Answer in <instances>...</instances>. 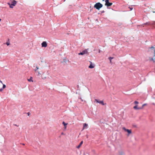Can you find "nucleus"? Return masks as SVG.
I'll return each instance as SVG.
<instances>
[{
	"label": "nucleus",
	"instance_id": "nucleus-20",
	"mask_svg": "<svg viewBox=\"0 0 155 155\" xmlns=\"http://www.w3.org/2000/svg\"><path fill=\"white\" fill-rule=\"evenodd\" d=\"M129 8L130 9V11L132 10L133 9V8L130 7H129Z\"/></svg>",
	"mask_w": 155,
	"mask_h": 155
},
{
	"label": "nucleus",
	"instance_id": "nucleus-24",
	"mask_svg": "<svg viewBox=\"0 0 155 155\" xmlns=\"http://www.w3.org/2000/svg\"><path fill=\"white\" fill-rule=\"evenodd\" d=\"M150 60L154 61V59L153 58H151L150 59Z\"/></svg>",
	"mask_w": 155,
	"mask_h": 155
},
{
	"label": "nucleus",
	"instance_id": "nucleus-28",
	"mask_svg": "<svg viewBox=\"0 0 155 155\" xmlns=\"http://www.w3.org/2000/svg\"><path fill=\"white\" fill-rule=\"evenodd\" d=\"M154 48V47H151L150 48H151H151Z\"/></svg>",
	"mask_w": 155,
	"mask_h": 155
},
{
	"label": "nucleus",
	"instance_id": "nucleus-5",
	"mask_svg": "<svg viewBox=\"0 0 155 155\" xmlns=\"http://www.w3.org/2000/svg\"><path fill=\"white\" fill-rule=\"evenodd\" d=\"M125 131L127 132L128 134V136H129V135L130 134H131V130H129L128 129H126L125 127H123L122 128Z\"/></svg>",
	"mask_w": 155,
	"mask_h": 155
},
{
	"label": "nucleus",
	"instance_id": "nucleus-7",
	"mask_svg": "<svg viewBox=\"0 0 155 155\" xmlns=\"http://www.w3.org/2000/svg\"><path fill=\"white\" fill-rule=\"evenodd\" d=\"M95 101H96L97 103H98L102 105H104V102L103 101H99L97 100L96 99H95Z\"/></svg>",
	"mask_w": 155,
	"mask_h": 155
},
{
	"label": "nucleus",
	"instance_id": "nucleus-33",
	"mask_svg": "<svg viewBox=\"0 0 155 155\" xmlns=\"http://www.w3.org/2000/svg\"><path fill=\"white\" fill-rule=\"evenodd\" d=\"M104 12V11H103L102 12Z\"/></svg>",
	"mask_w": 155,
	"mask_h": 155
},
{
	"label": "nucleus",
	"instance_id": "nucleus-19",
	"mask_svg": "<svg viewBox=\"0 0 155 155\" xmlns=\"http://www.w3.org/2000/svg\"><path fill=\"white\" fill-rule=\"evenodd\" d=\"M134 103L136 104H138V102L137 101H135L134 102Z\"/></svg>",
	"mask_w": 155,
	"mask_h": 155
},
{
	"label": "nucleus",
	"instance_id": "nucleus-14",
	"mask_svg": "<svg viewBox=\"0 0 155 155\" xmlns=\"http://www.w3.org/2000/svg\"><path fill=\"white\" fill-rule=\"evenodd\" d=\"M28 80L29 81H32L33 82V81L32 80V77H31L29 79H28Z\"/></svg>",
	"mask_w": 155,
	"mask_h": 155
},
{
	"label": "nucleus",
	"instance_id": "nucleus-16",
	"mask_svg": "<svg viewBox=\"0 0 155 155\" xmlns=\"http://www.w3.org/2000/svg\"><path fill=\"white\" fill-rule=\"evenodd\" d=\"M147 105V104H143L142 106V107L141 108H143V107H144V106H146Z\"/></svg>",
	"mask_w": 155,
	"mask_h": 155
},
{
	"label": "nucleus",
	"instance_id": "nucleus-9",
	"mask_svg": "<svg viewBox=\"0 0 155 155\" xmlns=\"http://www.w3.org/2000/svg\"><path fill=\"white\" fill-rule=\"evenodd\" d=\"M62 124L64 126V129H66V126L68 125V123H65L64 121H63L62 123Z\"/></svg>",
	"mask_w": 155,
	"mask_h": 155
},
{
	"label": "nucleus",
	"instance_id": "nucleus-15",
	"mask_svg": "<svg viewBox=\"0 0 155 155\" xmlns=\"http://www.w3.org/2000/svg\"><path fill=\"white\" fill-rule=\"evenodd\" d=\"M47 77L46 76H44V77H42V79H43V80H44V79H45Z\"/></svg>",
	"mask_w": 155,
	"mask_h": 155
},
{
	"label": "nucleus",
	"instance_id": "nucleus-32",
	"mask_svg": "<svg viewBox=\"0 0 155 155\" xmlns=\"http://www.w3.org/2000/svg\"><path fill=\"white\" fill-rule=\"evenodd\" d=\"M15 126H17L16 125V124H15Z\"/></svg>",
	"mask_w": 155,
	"mask_h": 155
},
{
	"label": "nucleus",
	"instance_id": "nucleus-4",
	"mask_svg": "<svg viewBox=\"0 0 155 155\" xmlns=\"http://www.w3.org/2000/svg\"><path fill=\"white\" fill-rule=\"evenodd\" d=\"M88 54L87 51V49H85L83 51L81 52H80L78 54L79 55H83L85 54Z\"/></svg>",
	"mask_w": 155,
	"mask_h": 155
},
{
	"label": "nucleus",
	"instance_id": "nucleus-11",
	"mask_svg": "<svg viewBox=\"0 0 155 155\" xmlns=\"http://www.w3.org/2000/svg\"><path fill=\"white\" fill-rule=\"evenodd\" d=\"M83 141H82L81 143H80L79 144L77 147V148H79L80 147H81V145L83 144Z\"/></svg>",
	"mask_w": 155,
	"mask_h": 155
},
{
	"label": "nucleus",
	"instance_id": "nucleus-18",
	"mask_svg": "<svg viewBox=\"0 0 155 155\" xmlns=\"http://www.w3.org/2000/svg\"><path fill=\"white\" fill-rule=\"evenodd\" d=\"M6 87V85L5 84H3V87L2 88L3 89H4Z\"/></svg>",
	"mask_w": 155,
	"mask_h": 155
},
{
	"label": "nucleus",
	"instance_id": "nucleus-22",
	"mask_svg": "<svg viewBox=\"0 0 155 155\" xmlns=\"http://www.w3.org/2000/svg\"><path fill=\"white\" fill-rule=\"evenodd\" d=\"M38 76H40V75H41V74L38 71Z\"/></svg>",
	"mask_w": 155,
	"mask_h": 155
},
{
	"label": "nucleus",
	"instance_id": "nucleus-31",
	"mask_svg": "<svg viewBox=\"0 0 155 155\" xmlns=\"http://www.w3.org/2000/svg\"><path fill=\"white\" fill-rule=\"evenodd\" d=\"M1 21V19L0 18V22Z\"/></svg>",
	"mask_w": 155,
	"mask_h": 155
},
{
	"label": "nucleus",
	"instance_id": "nucleus-17",
	"mask_svg": "<svg viewBox=\"0 0 155 155\" xmlns=\"http://www.w3.org/2000/svg\"><path fill=\"white\" fill-rule=\"evenodd\" d=\"M145 24L149 25H150V22H147L146 23H145Z\"/></svg>",
	"mask_w": 155,
	"mask_h": 155
},
{
	"label": "nucleus",
	"instance_id": "nucleus-30",
	"mask_svg": "<svg viewBox=\"0 0 155 155\" xmlns=\"http://www.w3.org/2000/svg\"><path fill=\"white\" fill-rule=\"evenodd\" d=\"M0 82L2 83V81H0Z\"/></svg>",
	"mask_w": 155,
	"mask_h": 155
},
{
	"label": "nucleus",
	"instance_id": "nucleus-34",
	"mask_svg": "<svg viewBox=\"0 0 155 155\" xmlns=\"http://www.w3.org/2000/svg\"><path fill=\"white\" fill-rule=\"evenodd\" d=\"M102 1H104V0H103Z\"/></svg>",
	"mask_w": 155,
	"mask_h": 155
},
{
	"label": "nucleus",
	"instance_id": "nucleus-10",
	"mask_svg": "<svg viewBox=\"0 0 155 155\" xmlns=\"http://www.w3.org/2000/svg\"><path fill=\"white\" fill-rule=\"evenodd\" d=\"M134 108L135 109H142V108L137 107V105L134 106Z\"/></svg>",
	"mask_w": 155,
	"mask_h": 155
},
{
	"label": "nucleus",
	"instance_id": "nucleus-6",
	"mask_svg": "<svg viewBox=\"0 0 155 155\" xmlns=\"http://www.w3.org/2000/svg\"><path fill=\"white\" fill-rule=\"evenodd\" d=\"M47 46V42L45 41L41 43V46L43 47H46Z\"/></svg>",
	"mask_w": 155,
	"mask_h": 155
},
{
	"label": "nucleus",
	"instance_id": "nucleus-12",
	"mask_svg": "<svg viewBox=\"0 0 155 155\" xmlns=\"http://www.w3.org/2000/svg\"><path fill=\"white\" fill-rule=\"evenodd\" d=\"M87 126V124L86 123H84L83 124V129L86 128Z\"/></svg>",
	"mask_w": 155,
	"mask_h": 155
},
{
	"label": "nucleus",
	"instance_id": "nucleus-13",
	"mask_svg": "<svg viewBox=\"0 0 155 155\" xmlns=\"http://www.w3.org/2000/svg\"><path fill=\"white\" fill-rule=\"evenodd\" d=\"M114 58L113 57H110L108 58V59H109L110 61V63H111L112 61L111 60Z\"/></svg>",
	"mask_w": 155,
	"mask_h": 155
},
{
	"label": "nucleus",
	"instance_id": "nucleus-2",
	"mask_svg": "<svg viewBox=\"0 0 155 155\" xmlns=\"http://www.w3.org/2000/svg\"><path fill=\"white\" fill-rule=\"evenodd\" d=\"M17 4V2L15 1L14 0L12 2V4H10L9 3H8V4L9 5V7L11 8H13V6H15Z\"/></svg>",
	"mask_w": 155,
	"mask_h": 155
},
{
	"label": "nucleus",
	"instance_id": "nucleus-25",
	"mask_svg": "<svg viewBox=\"0 0 155 155\" xmlns=\"http://www.w3.org/2000/svg\"><path fill=\"white\" fill-rule=\"evenodd\" d=\"M27 114H28V116H29L30 115V113L29 112H28L27 113Z\"/></svg>",
	"mask_w": 155,
	"mask_h": 155
},
{
	"label": "nucleus",
	"instance_id": "nucleus-26",
	"mask_svg": "<svg viewBox=\"0 0 155 155\" xmlns=\"http://www.w3.org/2000/svg\"><path fill=\"white\" fill-rule=\"evenodd\" d=\"M3 89L2 88L1 89H0V91H2L3 90Z\"/></svg>",
	"mask_w": 155,
	"mask_h": 155
},
{
	"label": "nucleus",
	"instance_id": "nucleus-29",
	"mask_svg": "<svg viewBox=\"0 0 155 155\" xmlns=\"http://www.w3.org/2000/svg\"><path fill=\"white\" fill-rule=\"evenodd\" d=\"M22 144L23 145H25V144L24 143H22Z\"/></svg>",
	"mask_w": 155,
	"mask_h": 155
},
{
	"label": "nucleus",
	"instance_id": "nucleus-1",
	"mask_svg": "<svg viewBox=\"0 0 155 155\" xmlns=\"http://www.w3.org/2000/svg\"><path fill=\"white\" fill-rule=\"evenodd\" d=\"M103 6L102 4L100 3L97 2L94 5V7L96 9L99 10L100 8L103 7Z\"/></svg>",
	"mask_w": 155,
	"mask_h": 155
},
{
	"label": "nucleus",
	"instance_id": "nucleus-3",
	"mask_svg": "<svg viewBox=\"0 0 155 155\" xmlns=\"http://www.w3.org/2000/svg\"><path fill=\"white\" fill-rule=\"evenodd\" d=\"M105 5L107 7L110 6L113 4L112 3L109 2V0H105Z\"/></svg>",
	"mask_w": 155,
	"mask_h": 155
},
{
	"label": "nucleus",
	"instance_id": "nucleus-8",
	"mask_svg": "<svg viewBox=\"0 0 155 155\" xmlns=\"http://www.w3.org/2000/svg\"><path fill=\"white\" fill-rule=\"evenodd\" d=\"M89 68H94V66L92 65V63L91 62V64L88 67Z\"/></svg>",
	"mask_w": 155,
	"mask_h": 155
},
{
	"label": "nucleus",
	"instance_id": "nucleus-27",
	"mask_svg": "<svg viewBox=\"0 0 155 155\" xmlns=\"http://www.w3.org/2000/svg\"><path fill=\"white\" fill-rule=\"evenodd\" d=\"M61 135H64V133H63V132H62V133H61Z\"/></svg>",
	"mask_w": 155,
	"mask_h": 155
},
{
	"label": "nucleus",
	"instance_id": "nucleus-23",
	"mask_svg": "<svg viewBox=\"0 0 155 155\" xmlns=\"http://www.w3.org/2000/svg\"><path fill=\"white\" fill-rule=\"evenodd\" d=\"M6 44L7 45H9V43L8 42H6Z\"/></svg>",
	"mask_w": 155,
	"mask_h": 155
},
{
	"label": "nucleus",
	"instance_id": "nucleus-21",
	"mask_svg": "<svg viewBox=\"0 0 155 155\" xmlns=\"http://www.w3.org/2000/svg\"><path fill=\"white\" fill-rule=\"evenodd\" d=\"M36 69L35 70V71H36L38 69V67H36Z\"/></svg>",
	"mask_w": 155,
	"mask_h": 155
}]
</instances>
